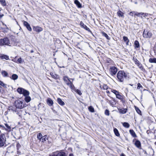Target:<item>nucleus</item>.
Returning <instances> with one entry per match:
<instances>
[{
  "mask_svg": "<svg viewBox=\"0 0 156 156\" xmlns=\"http://www.w3.org/2000/svg\"><path fill=\"white\" fill-rule=\"evenodd\" d=\"M128 76V74L124 71H119L117 74V78L119 81L123 82Z\"/></svg>",
  "mask_w": 156,
  "mask_h": 156,
  "instance_id": "obj_1",
  "label": "nucleus"
},
{
  "mask_svg": "<svg viewBox=\"0 0 156 156\" xmlns=\"http://www.w3.org/2000/svg\"><path fill=\"white\" fill-rule=\"evenodd\" d=\"M15 107L21 109L24 107V105L23 103V101L20 100H16L14 102Z\"/></svg>",
  "mask_w": 156,
  "mask_h": 156,
  "instance_id": "obj_2",
  "label": "nucleus"
},
{
  "mask_svg": "<svg viewBox=\"0 0 156 156\" xmlns=\"http://www.w3.org/2000/svg\"><path fill=\"white\" fill-rule=\"evenodd\" d=\"M6 142V138L4 134L0 135V147H2L4 145Z\"/></svg>",
  "mask_w": 156,
  "mask_h": 156,
  "instance_id": "obj_3",
  "label": "nucleus"
},
{
  "mask_svg": "<svg viewBox=\"0 0 156 156\" xmlns=\"http://www.w3.org/2000/svg\"><path fill=\"white\" fill-rule=\"evenodd\" d=\"M111 91L115 95L117 98L121 100H123V97L119 91L114 89H112Z\"/></svg>",
  "mask_w": 156,
  "mask_h": 156,
  "instance_id": "obj_4",
  "label": "nucleus"
},
{
  "mask_svg": "<svg viewBox=\"0 0 156 156\" xmlns=\"http://www.w3.org/2000/svg\"><path fill=\"white\" fill-rule=\"evenodd\" d=\"M143 36L144 37L150 38L152 36V34L150 31L145 30L143 33Z\"/></svg>",
  "mask_w": 156,
  "mask_h": 156,
  "instance_id": "obj_5",
  "label": "nucleus"
},
{
  "mask_svg": "<svg viewBox=\"0 0 156 156\" xmlns=\"http://www.w3.org/2000/svg\"><path fill=\"white\" fill-rule=\"evenodd\" d=\"M133 60L135 64L137 65L139 68L141 70H142L143 69V67L141 63L136 59V58L133 57Z\"/></svg>",
  "mask_w": 156,
  "mask_h": 156,
  "instance_id": "obj_6",
  "label": "nucleus"
},
{
  "mask_svg": "<svg viewBox=\"0 0 156 156\" xmlns=\"http://www.w3.org/2000/svg\"><path fill=\"white\" fill-rule=\"evenodd\" d=\"M0 43L2 45H9V40L7 38L1 39L0 40Z\"/></svg>",
  "mask_w": 156,
  "mask_h": 156,
  "instance_id": "obj_7",
  "label": "nucleus"
},
{
  "mask_svg": "<svg viewBox=\"0 0 156 156\" xmlns=\"http://www.w3.org/2000/svg\"><path fill=\"white\" fill-rule=\"evenodd\" d=\"M117 71V69L115 66L111 67L109 69L110 73L112 76L115 75Z\"/></svg>",
  "mask_w": 156,
  "mask_h": 156,
  "instance_id": "obj_8",
  "label": "nucleus"
},
{
  "mask_svg": "<svg viewBox=\"0 0 156 156\" xmlns=\"http://www.w3.org/2000/svg\"><path fill=\"white\" fill-rule=\"evenodd\" d=\"M33 29L34 31L37 32H40L43 30L42 27L39 26L33 27Z\"/></svg>",
  "mask_w": 156,
  "mask_h": 156,
  "instance_id": "obj_9",
  "label": "nucleus"
},
{
  "mask_svg": "<svg viewBox=\"0 0 156 156\" xmlns=\"http://www.w3.org/2000/svg\"><path fill=\"white\" fill-rule=\"evenodd\" d=\"M23 24L24 26H25L28 30L30 31H32V29L31 27H30L29 24L26 21H24L23 23Z\"/></svg>",
  "mask_w": 156,
  "mask_h": 156,
  "instance_id": "obj_10",
  "label": "nucleus"
},
{
  "mask_svg": "<svg viewBox=\"0 0 156 156\" xmlns=\"http://www.w3.org/2000/svg\"><path fill=\"white\" fill-rule=\"evenodd\" d=\"M134 144L136 147L139 149H141V144L140 142V141L138 140H136L135 143Z\"/></svg>",
  "mask_w": 156,
  "mask_h": 156,
  "instance_id": "obj_11",
  "label": "nucleus"
},
{
  "mask_svg": "<svg viewBox=\"0 0 156 156\" xmlns=\"http://www.w3.org/2000/svg\"><path fill=\"white\" fill-rule=\"evenodd\" d=\"M80 25L81 27L83 28L84 29L87 30L88 31H90V29L89 28H88V27H87V26L85 25L83 23L82 21H81L80 22Z\"/></svg>",
  "mask_w": 156,
  "mask_h": 156,
  "instance_id": "obj_12",
  "label": "nucleus"
},
{
  "mask_svg": "<svg viewBox=\"0 0 156 156\" xmlns=\"http://www.w3.org/2000/svg\"><path fill=\"white\" fill-rule=\"evenodd\" d=\"M63 80L65 82V83L68 85H69V83L71 82L69 80V79L67 76H64L63 77Z\"/></svg>",
  "mask_w": 156,
  "mask_h": 156,
  "instance_id": "obj_13",
  "label": "nucleus"
},
{
  "mask_svg": "<svg viewBox=\"0 0 156 156\" xmlns=\"http://www.w3.org/2000/svg\"><path fill=\"white\" fill-rule=\"evenodd\" d=\"M134 48L135 49L139 48H140V44L139 41L137 40H136L134 43Z\"/></svg>",
  "mask_w": 156,
  "mask_h": 156,
  "instance_id": "obj_14",
  "label": "nucleus"
},
{
  "mask_svg": "<svg viewBox=\"0 0 156 156\" xmlns=\"http://www.w3.org/2000/svg\"><path fill=\"white\" fill-rule=\"evenodd\" d=\"M47 103L50 106H52L53 104V101L50 98H48L47 100Z\"/></svg>",
  "mask_w": 156,
  "mask_h": 156,
  "instance_id": "obj_15",
  "label": "nucleus"
},
{
  "mask_svg": "<svg viewBox=\"0 0 156 156\" xmlns=\"http://www.w3.org/2000/svg\"><path fill=\"white\" fill-rule=\"evenodd\" d=\"M50 74L51 76L54 79H57L59 78V76L57 74H55L52 73H50Z\"/></svg>",
  "mask_w": 156,
  "mask_h": 156,
  "instance_id": "obj_16",
  "label": "nucleus"
},
{
  "mask_svg": "<svg viewBox=\"0 0 156 156\" xmlns=\"http://www.w3.org/2000/svg\"><path fill=\"white\" fill-rule=\"evenodd\" d=\"M57 102L61 105L63 106L65 105V103L60 98L57 99Z\"/></svg>",
  "mask_w": 156,
  "mask_h": 156,
  "instance_id": "obj_17",
  "label": "nucleus"
},
{
  "mask_svg": "<svg viewBox=\"0 0 156 156\" xmlns=\"http://www.w3.org/2000/svg\"><path fill=\"white\" fill-rule=\"evenodd\" d=\"M127 109L126 108H122L119 109V112L122 114H125L126 112Z\"/></svg>",
  "mask_w": 156,
  "mask_h": 156,
  "instance_id": "obj_18",
  "label": "nucleus"
},
{
  "mask_svg": "<svg viewBox=\"0 0 156 156\" xmlns=\"http://www.w3.org/2000/svg\"><path fill=\"white\" fill-rule=\"evenodd\" d=\"M129 132L132 136L133 137H136L137 136L133 130L132 129H130L129 130Z\"/></svg>",
  "mask_w": 156,
  "mask_h": 156,
  "instance_id": "obj_19",
  "label": "nucleus"
},
{
  "mask_svg": "<svg viewBox=\"0 0 156 156\" xmlns=\"http://www.w3.org/2000/svg\"><path fill=\"white\" fill-rule=\"evenodd\" d=\"M11 79L15 80H17L18 78V76L16 74H13L12 75L11 77H10Z\"/></svg>",
  "mask_w": 156,
  "mask_h": 156,
  "instance_id": "obj_20",
  "label": "nucleus"
},
{
  "mask_svg": "<svg viewBox=\"0 0 156 156\" xmlns=\"http://www.w3.org/2000/svg\"><path fill=\"white\" fill-rule=\"evenodd\" d=\"M48 137L47 136H44L42 137V138L40 141H41L42 142H44V141H46V140H48Z\"/></svg>",
  "mask_w": 156,
  "mask_h": 156,
  "instance_id": "obj_21",
  "label": "nucleus"
},
{
  "mask_svg": "<svg viewBox=\"0 0 156 156\" xmlns=\"http://www.w3.org/2000/svg\"><path fill=\"white\" fill-rule=\"evenodd\" d=\"M117 15L119 17H124V13L122 12L121 11L119 10L117 12Z\"/></svg>",
  "mask_w": 156,
  "mask_h": 156,
  "instance_id": "obj_22",
  "label": "nucleus"
},
{
  "mask_svg": "<svg viewBox=\"0 0 156 156\" xmlns=\"http://www.w3.org/2000/svg\"><path fill=\"white\" fill-rule=\"evenodd\" d=\"M24 89L22 88H18L17 89V91L20 94H23V92L24 91Z\"/></svg>",
  "mask_w": 156,
  "mask_h": 156,
  "instance_id": "obj_23",
  "label": "nucleus"
},
{
  "mask_svg": "<svg viewBox=\"0 0 156 156\" xmlns=\"http://www.w3.org/2000/svg\"><path fill=\"white\" fill-rule=\"evenodd\" d=\"M74 3L76 5L78 8H80L81 7V5L78 0H75L74 1Z\"/></svg>",
  "mask_w": 156,
  "mask_h": 156,
  "instance_id": "obj_24",
  "label": "nucleus"
},
{
  "mask_svg": "<svg viewBox=\"0 0 156 156\" xmlns=\"http://www.w3.org/2000/svg\"><path fill=\"white\" fill-rule=\"evenodd\" d=\"M2 75L5 77L8 76V73L5 71H2L1 72Z\"/></svg>",
  "mask_w": 156,
  "mask_h": 156,
  "instance_id": "obj_25",
  "label": "nucleus"
},
{
  "mask_svg": "<svg viewBox=\"0 0 156 156\" xmlns=\"http://www.w3.org/2000/svg\"><path fill=\"white\" fill-rule=\"evenodd\" d=\"M149 61L150 63H156V58H150L149 59Z\"/></svg>",
  "mask_w": 156,
  "mask_h": 156,
  "instance_id": "obj_26",
  "label": "nucleus"
},
{
  "mask_svg": "<svg viewBox=\"0 0 156 156\" xmlns=\"http://www.w3.org/2000/svg\"><path fill=\"white\" fill-rule=\"evenodd\" d=\"M0 58L2 59H5L6 60H8L9 59V57L7 55H1L0 57Z\"/></svg>",
  "mask_w": 156,
  "mask_h": 156,
  "instance_id": "obj_27",
  "label": "nucleus"
},
{
  "mask_svg": "<svg viewBox=\"0 0 156 156\" xmlns=\"http://www.w3.org/2000/svg\"><path fill=\"white\" fill-rule=\"evenodd\" d=\"M114 131L115 135L117 136H120V134L118 130L116 128L114 129Z\"/></svg>",
  "mask_w": 156,
  "mask_h": 156,
  "instance_id": "obj_28",
  "label": "nucleus"
},
{
  "mask_svg": "<svg viewBox=\"0 0 156 156\" xmlns=\"http://www.w3.org/2000/svg\"><path fill=\"white\" fill-rule=\"evenodd\" d=\"M24 96H28L29 94V92L27 90L24 89V91L23 94Z\"/></svg>",
  "mask_w": 156,
  "mask_h": 156,
  "instance_id": "obj_29",
  "label": "nucleus"
},
{
  "mask_svg": "<svg viewBox=\"0 0 156 156\" xmlns=\"http://www.w3.org/2000/svg\"><path fill=\"white\" fill-rule=\"evenodd\" d=\"M30 100H31V98L30 97L28 96H26L25 97V100L28 103V102H29V101H30Z\"/></svg>",
  "mask_w": 156,
  "mask_h": 156,
  "instance_id": "obj_30",
  "label": "nucleus"
},
{
  "mask_svg": "<svg viewBox=\"0 0 156 156\" xmlns=\"http://www.w3.org/2000/svg\"><path fill=\"white\" fill-rule=\"evenodd\" d=\"M58 156H66V153L63 152H58Z\"/></svg>",
  "mask_w": 156,
  "mask_h": 156,
  "instance_id": "obj_31",
  "label": "nucleus"
},
{
  "mask_svg": "<svg viewBox=\"0 0 156 156\" xmlns=\"http://www.w3.org/2000/svg\"><path fill=\"white\" fill-rule=\"evenodd\" d=\"M102 34L103 36L105 37L108 40H110V38L109 37L108 35L105 32H102Z\"/></svg>",
  "mask_w": 156,
  "mask_h": 156,
  "instance_id": "obj_32",
  "label": "nucleus"
},
{
  "mask_svg": "<svg viewBox=\"0 0 156 156\" xmlns=\"http://www.w3.org/2000/svg\"><path fill=\"white\" fill-rule=\"evenodd\" d=\"M123 126L126 128H128L129 127V124L128 123L126 122H124L123 123Z\"/></svg>",
  "mask_w": 156,
  "mask_h": 156,
  "instance_id": "obj_33",
  "label": "nucleus"
},
{
  "mask_svg": "<svg viewBox=\"0 0 156 156\" xmlns=\"http://www.w3.org/2000/svg\"><path fill=\"white\" fill-rule=\"evenodd\" d=\"M88 109L91 112H94V109L92 106H90L88 107Z\"/></svg>",
  "mask_w": 156,
  "mask_h": 156,
  "instance_id": "obj_34",
  "label": "nucleus"
},
{
  "mask_svg": "<svg viewBox=\"0 0 156 156\" xmlns=\"http://www.w3.org/2000/svg\"><path fill=\"white\" fill-rule=\"evenodd\" d=\"M5 125L7 128L5 129L8 131H10L11 129L10 126L7 124H5Z\"/></svg>",
  "mask_w": 156,
  "mask_h": 156,
  "instance_id": "obj_35",
  "label": "nucleus"
},
{
  "mask_svg": "<svg viewBox=\"0 0 156 156\" xmlns=\"http://www.w3.org/2000/svg\"><path fill=\"white\" fill-rule=\"evenodd\" d=\"M141 16H140V17L141 18H143V16L144 17H147L148 15V14L147 13L141 12Z\"/></svg>",
  "mask_w": 156,
  "mask_h": 156,
  "instance_id": "obj_36",
  "label": "nucleus"
},
{
  "mask_svg": "<svg viewBox=\"0 0 156 156\" xmlns=\"http://www.w3.org/2000/svg\"><path fill=\"white\" fill-rule=\"evenodd\" d=\"M43 136L41 133H38L37 135V138L38 140H40V141L41 139Z\"/></svg>",
  "mask_w": 156,
  "mask_h": 156,
  "instance_id": "obj_37",
  "label": "nucleus"
},
{
  "mask_svg": "<svg viewBox=\"0 0 156 156\" xmlns=\"http://www.w3.org/2000/svg\"><path fill=\"white\" fill-rule=\"evenodd\" d=\"M22 61L23 60L22 58H20L18 59L17 62L15 61H14V62L19 63H21L22 62Z\"/></svg>",
  "mask_w": 156,
  "mask_h": 156,
  "instance_id": "obj_38",
  "label": "nucleus"
},
{
  "mask_svg": "<svg viewBox=\"0 0 156 156\" xmlns=\"http://www.w3.org/2000/svg\"><path fill=\"white\" fill-rule=\"evenodd\" d=\"M135 109L136 112L138 114H141V112L138 107L135 106Z\"/></svg>",
  "mask_w": 156,
  "mask_h": 156,
  "instance_id": "obj_39",
  "label": "nucleus"
},
{
  "mask_svg": "<svg viewBox=\"0 0 156 156\" xmlns=\"http://www.w3.org/2000/svg\"><path fill=\"white\" fill-rule=\"evenodd\" d=\"M0 2L3 6L6 5L5 2V0H0Z\"/></svg>",
  "mask_w": 156,
  "mask_h": 156,
  "instance_id": "obj_40",
  "label": "nucleus"
},
{
  "mask_svg": "<svg viewBox=\"0 0 156 156\" xmlns=\"http://www.w3.org/2000/svg\"><path fill=\"white\" fill-rule=\"evenodd\" d=\"M105 114L106 115H107V116H109V111L108 109H106L105 111Z\"/></svg>",
  "mask_w": 156,
  "mask_h": 156,
  "instance_id": "obj_41",
  "label": "nucleus"
},
{
  "mask_svg": "<svg viewBox=\"0 0 156 156\" xmlns=\"http://www.w3.org/2000/svg\"><path fill=\"white\" fill-rule=\"evenodd\" d=\"M69 86H70V87L71 89H73L74 88V86L72 82H70V83H69Z\"/></svg>",
  "mask_w": 156,
  "mask_h": 156,
  "instance_id": "obj_42",
  "label": "nucleus"
},
{
  "mask_svg": "<svg viewBox=\"0 0 156 156\" xmlns=\"http://www.w3.org/2000/svg\"><path fill=\"white\" fill-rule=\"evenodd\" d=\"M76 91L77 93L80 95H81L82 94L80 90H79L76 89Z\"/></svg>",
  "mask_w": 156,
  "mask_h": 156,
  "instance_id": "obj_43",
  "label": "nucleus"
},
{
  "mask_svg": "<svg viewBox=\"0 0 156 156\" xmlns=\"http://www.w3.org/2000/svg\"><path fill=\"white\" fill-rule=\"evenodd\" d=\"M103 88L104 90H107L108 89V86L107 85L104 84L103 85Z\"/></svg>",
  "mask_w": 156,
  "mask_h": 156,
  "instance_id": "obj_44",
  "label": "nucleus"
},
{
  "mask_svg": "<svg viewBox=\"0 0 156 156\" xmlns=\"http://www.w3.org/2000/svg\"><path fill=\"white\" fill-rule=\"evenodd\" d=\"M109 103L112 106L114 105H115V102L113 101H109Z\"/></svg>",
  "mask_w": 156,
  "mask_h": 156,
  "instance_id": "obj_45",
  "label": "nucleus"
},
{
  "mask_svg": "<svg viewBox=\"0 0 156 156\" xmlns=\"http://www.w3.org/2000/svg\"><path fill=\"white\" fill-rule=\"evenodd\" d=\"M142 85L140 84L139 83H138L137 84V89H139L140 87H142Z\"/></svg>",
  "mask_w": 156,
  "mask_h": 156,
  "instance_id": "obj_46",
  "label": "nucleus"
},
{
  "mask_svg": "<svg viewBox=\"0 0 156 156\" xmlns=\"http://www.w3.org/2000/svg\"><path fill=\"white\" fill-rule=\"evenodd\" d=\"M141 12H135V15L138 16H140V15H141Z\"/></svg>",
  "mask_w": 156,
  "mask_h": 156,
  "instance_id": "obj_47",
  "label": "nucleus"
},
{
  "mask_svg": "<svg viewBox=\"0 0 156 156\" xmlns=\"http://www.w3.org/2000/svg\"><path fill=\"white\" fill-rule=\"evenodd\" d=\"M123 39L124 41H126L129 40L128 39V37L126 36H124L123 37Z\"/></svg>",
  "mask_w": 156,
  "mask_h": 156,
  "instance_id": "obj_48",
  "label": "nucleus"
},
{
  "mask_svg": "<svg viewBox=\"0 0 156 156\" xmlns=\"http://www.w3.org/2000/svg\"><path fill=\"white\" fill-rule=\"evenodd\" d=\"M57 155H58V152L53 153L52 154L50 155L49 156H58Z\"/></svg>",
  "mask_w": 156,
  "mask_h": 156,
  "instance_id": "obj_49",
  "label": "nucleus"
},
{
  "mask_svg": "<svg viewBox=\"0 0 156 156\" xmlns=\"http://www.w3.org/2000/svg\"><path fill=\"white\" fill-rule=\"evenodd\" d=\"M135 14V12H131L129 13V15L132 16H133V14Z\"/></svg>",
  "mask_w": 156,
  "mask_h": 156,
  "instance_id": "obj_50",
  "label": "nucleus"
},
{
  "mask_svg": "<svg viewBox=\"0 0 156 156\" xmlns=\"http://www.w3.org/2000/svg\"><path fill=\"white\" fill-rule=\"evenodd\" d=\"M107 62H108V63H111V62L112 60L109 58H108L107 59Z\"/></svg>",
  "mask_w": 156,
  "mask_h": 156,
  "instance_id": "obj_51",
  "label": "nucleus"
},
{
  "mask_svg": "<svg viewBox=\"0 0 156 156\" xmlns=\"http://www.w3.org/2000/svg\"><path fill=\"white\" fill-rule=\"evenodd\" d=\"M2 86H3V87L5 88H6L7 87V85L6 84H4V83H2Z\"/></svg>",
  "mask_w": 156,
  "mask_h": 156,
  "instance_id": "obj_52",
  "label": "nucleus"
},
{
  "mask_svg": "<svg viewBox=\"0 0 156 156\" xmlns=\"http://www.w3.org/2000/svg\"><path fill=\"white\" fill-rule=\"evenodd\" d=\"M20 145L19 144H18L16 145V147L17 149L19 148L20 147Z\"/></svg>",
  "mask_w": 156,
  "mask_h": 156,
  "instance_id": "obj_53",
  "label": "nucleus"
},
{
  "mask_svg": "<svg viewBox=\"0 0 156 156\" xmlns=\"http://www.w3.org/2000/svg\"><path fill=\"white\" fill-rule=\"evenodd\" d=\"M12 107H9V110H12L13 111V112H14V111L16 112V109L15 110H14L13 109H12Z\"/></svg>",
  "mask_w": 156,
  "mask_h": 156,
  "instance_id": "obj_54",
  "label": "nucleus"
},
{
  "mask_svg": "<svg viewBox=\"0 0 156 156\" xmlns=\"http://www.w3.org/2000/svg\"><path fill=\"white\" fill-rule=\"evenodd\" d=\"M129 40L128 41H126V44L127 45H129Z\"/></svg>",
  "mask_w": 156,
  "mask_h": 156,
  "instance_id": "obj_55",
  "label": "nucleus"
},
{
  "mask_svg": "<svg viewBox=\"0 0 156 156\" xmlns=\"http://www.w3.org/2000/svg\"><path fill=\"white\" fill-rule=\"evenodd\" d=\"M3 83V82L1 81L0 80V85H1L2 86V83Z\"/></svg>",
  "mask_w": 156,
  "mask_h": 156,
  "instance_id": "obj_56",
  "label": "nucleus"
},
{
  "mask_svg": "<svg viewBox=\"0 0 156 156\" xmlns=\"http://www.w3.org/2000/svg\"><path fill=\"white\" fill-rule=\"evenodd\" d=\"M69 156H74V155L73 154H70Z\"/></svg>",
  "mask_w": 156,
  "mask_h": 156,
  "instance_id": "obj_57",
  "label": "nucleus"
},
{
  "mask_svg": "<svg viewBox=\"0 0 156 156\" xmlns=\"http://www.w3.org/2000/svg\"><path fill=\"white\" fill-rule=\"evenodd\" d=\"M120 156H125V155L123 153H122L120 155Z\"/></svg>",
  "mask_w": 156,
  "mask_h": 156,
  "instance_id": "obj_58",
  "label": "nucleus"
},
{
  "mask_svg": "<svg viewBox=\"0 0 156 156\" xmlns=\"http://www.w3.org/2000/svg\"><path fill=\"white\" fill-rule=\"evenodd\" d=\"M34 52V51L33 50H31V51H30V52L31 53H33Z\"/></svg>",
  "mask_w": 156,
  "mask_h": 156,
  "instance_id": "obj_59",
  "label": "nucleus"
},
{
  "mask_svg": "<svg viewBox=\"0 0 156 156\" xmlns=\"http://www.w3.org/2000/svg\"><path fill=\"white\" fill-rule=\"evenodd\" d=\"M106 92H107V93H109V92L108 91H107Z\"/></svg>",
  "mask_w": 156,
  "mask_h": 156,
  "instance_id": "obj_60",
  "label": "nucleus"
},
{
  "mask_svg": "<svg viewBox=\"0 0 156 156\" xmlns=\"http://www.w3.org/2000/svg\"><path fill=\"white\" fill-rule=\"evenodd\" d=\"M1 87L0 86V91H1Z\"/></svg>",
  "mask_w": 156,
  "mask_h": 156,
  "instance_id": "obj_61",
  "label": "nucleus"
},
{
  "mask_svg": "<svg viewBox=\"0 0 156 156\" xmlns=\"http://www.w3.org/2000/svg\"><path fill=\"white\" fill-rule=\"evenodd\" d=\"M154 144L156 146V142Z\"/></svg>",
  "mask_w": 156,
  "mask_h": 156,
  "instance_id": "obj_62",
  "label": "nucleus"
},
{
  "mask_svg": "<svg viewBox=\"0 0 156 156\" xmlns=\"http://www.w3.org/2000/svg\"><path fill=\"white\" fill-rule=\"evenodd\" d=\"M130 86H133V85L130 84Z\"/></svg>",
  "mask_w": 156,
  "mask_h": 156,
  "instance_id": "obj_63",
  "label": "nucleus"
}]
</instances>
